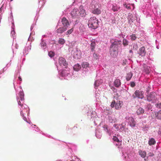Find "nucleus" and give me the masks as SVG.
Wrapping results in <instances>:
<instances>
[{
	"instance_id": "nucleus-1",
	"label": "nucleus",
	"mask_w": 161,
	"mask_h": 161,
	"mask_svg": "<svg viewBox=\"0 0 161 161\" xmlns=\"http://www.w3.org/2000/svg\"><path fill=\"white\" fill-rule=\"evenodd\" d=\"M88 25L92 29H96L98 25V19L94 17L91 18L88 21Z\"/></svg>"
},
{
	"instance_id": "nucleus-2",
	"label": "nucleus",
	"mask_w": 161,
	"mask_h": 161,
	"mask_svg": "<svg viewBox=\"0 0 161 161\" xmlns=\"http://www.w3.org/2000/svg\"><path fill=\"white\" fill-rule=\"evenodd\" d=\"M123 105V102L120 100H117L116 101L115 100H113L111 102L110 106L113 108L115 107V108L117 110L120 109Z\"/></svg>"
},
{
	"instance_id": "nucleus-3",
	"label": "nucleus",
	"mask_w": 161,
	"mask_h": 161,
	"mask_svg": "<svg viewBox=\"0 0 161 161\" xmlns=\"http://www.w3.org/2000/svg\"><path fill=\"white\" fill-rule=\"evenodd\" d=\"M144 92L142 91L136 90L132 95V97L135 99L136 98L142 99L144 97Z\"/></svg>"
},
{
	"instance_id": "nucleus-4",
	"label": "nucleus",
	"mask_w": 161,
	"mask_h": 161,
	"mask_svg": "<svg viewBox=\"0 0 161 161\" xmlns=\"http://www.w3.org/2000/svg\"><path fill=\"white\" fill-rule=\"evenodd\" d=\"M110 53L112 57H116L118 55L117 47L111 46L110 48Z\"/></svg>"
},
{
	"instance_id": "nucleus-5",
	"label": "nucleus",
	"mask_w": 161,
	"mask_h": 161,
	"mask_svg": "<svg viewBox=\"0 0 161 161\" xmlns=\"http://www.w3.org/2000/svg\"><path fill=\"white\" fill-rule=\"evenodd\" d=\"M156 94L155 92H152L147 96V100L148 101H154L156 99Z\"/></svg>"
},
{
	"instance_id": "nucleus-6",
	"label": "nucleus",
	"mask_w": 161,
	"mask_h": 161,
	"mask_svg": "<svg viewBox=\"0 0 161 161\" xmlns=\"http://www.w3.org/2000/svg\"><path fill=\"white\" fill-rule=\"evenodd\" d=\"M58 63L60 65H63L65 67H66L67 65V63L66 62L65 59L63 57H60L58 58Z\"/></svg>"
},
{
	"instance_id": "nucleus-7",
	"label": "nucleus",
	"mask_w": 161,
	"mask_h": 161,
	"mask_svg": "<svg viewBox=\"0 0 161 161\" xmlns=\"http://www.w3.org/2000/svg\"><path fill=\"white\" fill-rule=\"evenodd\" d=\"M61 22L64 27H66L67 28L68 27V26L69 25V23L66 18H63L61 20Z\"/></svg>"
},
{
	"instance_id": "nucleus-8",
	"label": "nucleus",
	"mask_w": 161,
	"mask_h": 161,
	"mask_svg": "<svg viewBox=\"0 0 161 161\" xmlns=\"http://www.w3.org/2000/svg\"><path fill=\"white\" fill-rule=\"evenodd\" d=\"M79 11L77 9L74 8L71 11V15L73 18H75L78 16Z\"/></svg>"
},
{
	"instance_id": "nucleus-9",
	"label": "nucleus",
	"mask_w": 161,
	"mask_h": 161,
	"mask_svg": "<svg viewBox=\"0 0 161 161\" xmlns=\"http://www.w3.org/2000/svg\"><path fill=\"white\" fill-rule=\"evenodd\" d=\"M146 52L145 50V48L144 47H142L140 48L138 53L142 56H144L145 55Z\"/></svg>"
},
{
	"instance_id": "nucleus-10",
	"label": "nucleus",
	"mask_w": 161,
	"mask_h": 161,
	"mask_svg": "<svg viewBox=\"0 0 161 161\" xmlns=\"http://www.w3.org/2000/svg\"><path fill=\"white\" fill-rule=\"evenodd\" d=\"M129 125L132 127H134L136 125V122L133 118L130 117L129 119Z\"/></svg>"
},
{
	"instance_id": "nucleus-11",
	"label": "nucleus",
	"mask_w": 161,
	"mask_h": 161,
	"mask_svg": "<svg viewBox=\"0 0 161 161\" xmlns=\"http://www.w3.org/2000/svg\"><path fill=\"white\" fill-rule=\"evenodd\" d=\"M67 30L66 27H60L57 29L56 32L57 34H61Z\"/></svg>"
},
{
	"instance_id": "nucleus-12",
	"label": "nucleus",
	"mask_w": 161,
	"mask_h": 161,
	"mask_svg": "<svg viewBox=\"0 0 161 161\" xmlns=\"http://www.w3.org/2000/svg\"><path fill=\"white\" fill-rule=\"evenodd\" d=\"M80 11L79 13L81 17H85L86 15V13L85 10L83 8V7L81 6H80L79 8Z\"/></svg>"
},
{
	"instance_id": "nucleus-13",
	"label": "nucleus",
	"mask_w": 161,
	"mask_h": 161,
	"mask_svg": "<svg viewBox=\"0 0 161 161\" xmlns=\"http://www.w3.org/2000/svg\"><path fill=\"white\" fill-rule=\"evenodd\" d=\"M139 155L142 158H144L147 154L146 152L145 151H142L141 150H139L138 151Z\"/></svg>"
},
{
	"instance_id": "nucleus-14",
	"label": "nucleus",
	"mask_w": 161,
	"mask_h": 161,
	"mask_svg": "<svg viewBox=\"0 0 161 161\" xmlns=\"http://www.w3.org/2000/svg\"><path fill=\"white\" fill-rule=\"evenodd\" d=\"M92 13L94 14L98 15L101 14V11L100 9L97 8H94V9L92 10Z\"/></svg>"
},
{
	"instance_id": "nucleus-15",
	"label": "nucleus",
	"mask_w": 161,
	"mask_h": 161,
	"mask_svg": "<svg viewBox=\"0 0 161 161\" xmlns=\"http://www.w3.org/2000/svg\"><path fill=\"white\" fill-rule=\"evenodd\" d=\"M156 143L155 140L154 138H151L149 139L148 143L150 146L154 145Z\"/></svg>"
},
{
	"instance_id": "nucleus-16",
	"label": "nucleus",
	"mask_w": 161,
	"mask_h": 161,
	"mask_svg": "<svg viewBox=\"0 0 161 161\" xmlns=\"http://www.w3.org/2000/svg\"><path fill=\"white\" fill-rule=\"evenodd\" d=\"M114 85L116 87H119L121 85L120 81L119 79H117L114 81Z\"/></svg>"
},
{
	"instance_id": "nucleus-17",
	"label": "nucleus",
	"mask_w": 161,
	"mask_h": 161,
	"mask_svg": "<svg viewBox=\"0 0 161 161\" xmlns=\"http://www.w3.org/2000/svg\"><path fill=\"white\" fill-rule=\"evenodd\" d=\"M144 112V109L141 107H140L138 108L136 112L137 115H140L143 113Z\"/></svg>"
},
{
	"instance_id": "nucleus-18",
	"label": "nucleus",
	"mask_w": 161,
	"mask_h": 161,
	"mask_svg": "<svg viewBox=\"0 0 161 161\" xmlns=\"http://www.w3.org/2000/svg\"><path fill=\"white\" fill-rule=\"evenodd\" d=\"M117 119L115 117L112 118L111 117H108V120L109 122L111 123H115L117 121Z\"/></svg>"
},
{
	"instance_id": "nucleus-19",
	"label": "nucleus",
	"mask_w": 161,
	"mask_h": 161,
	"mask_svg": "<svg viewBox=\"0 0 161 161\" xmlns=\"http://www.w3.org/2000/svg\"><path fill=\"white\" fill-rule=\"evenodd\" d=\"M120 7L117 6L116 5H113L112 9L114 12H116L119 10Z\"/></svg>"
},
{
	"instance_id": "nucleus-20",
	"label": "nucleus",
	"mask_w": 161,
	"mask_h": 161,
	"mask_svg": "<svg viewBox=\"0 0 161 161\" xmlns=\"http://www.w3.org/2000/svg\"><path fill=\"white\" fill-rule=\"evenodd\" d=\"M81 66L79 64H77L75 65L73 67V69L74 70L76 71H78L81 68Z\"/></svg>"
},
{
	"instance_id": "nucleus-21",
	"label": "nucleus",
	"mask_w": 161,
	"mask_h": 161,
	"mask_svg": "<svg viewBox=\"0 0 161 161\" xmlns=\"http://www.w3.org/2000/svg\"><path fill=\"white\" fill-rule=\"evenodd\" d=\"M155 114L157 119H161V110H160L159 111L155 113Z\"/></svg>"
},
{
	"instance_id": "nucleus-22",
	"label": "nucleus",
	"mask_w": 161,
	"mask_h": 161,
	"mask_svg": "<svg viewBox=\"0 0 161 161\" xmlns=\"http://www.w3.org/2000/svg\"><path fill=\"white\" fill-rule=\"evenodd\" d=\"M81 66L83 68L86 69L89 67V64L86 62H84L82 63Z\"/></svg>"
},
{
	"instance_id": "nucleus-23",
	"label": "nucleus",
	"mask_w": 161,
	"mask_h": 161,
	"mask_svg": "<svg viewBox=\"0 0 161 161\" xmlns=\"http://www.w3.org/2000/svg\"><path fill=\"white\" fill-rule=\"evenodd\" d=\"M132 76V74L131 72L128 73L126 76V79L128 81L129 80Z\"/></svg>"
},
{
	"instance_id": "nucleus-24",
	"label": "nucleus",
	"mask_w": 161,
	"mask_h": 161,
	"mask_svg": "<svg viewBox=\"0 0 161 161\" xmlns=\"http://www.w3.org/2000/svg\"><path fill=\"white\" fill-rule=\"evenodd\" d=\"M95 46V42H92L91 44V48L92 51H94Z\"/></svg>"
},
{
	"instance_id": "nucleus-25",
	"label": "nucleus",
	"mask_w": 161,
	"mask_h": 161,
	"mask_svg": "<svg viewBox=\"0 0 161 161\" xmlns=\"http://www.w3.org/2000/svg\"><path fill=\"white\" fill-rule=\"evenodd\" d=\"M19 97L21 101L24 100V93L23 92H21L19 93Z\"/></svg>"
},
{
	"instance_id": "nucleus-26",
	"label": "nucleus",
	"mask_w": 161,
	"mask_h": 161,
	"mask_svg": "<svg viewBox=\"0 0 161 161\" xmlns=\"http://www.w3.org/2000/svg\"><path fill=\"white\" fill-rule=\"evenodd\" d=\"M121 42V41L117 40V41H115L112 44L111 46L113 47H117V44L118 42Z\"/></svg>"
},
{
	"instance_id": "nucleus-27",
	"label": "nucleus",
	"mask_w": 161,
	"mask_h": 161,
	"mask_svg": "<svg viewBox=\"0 0 161 161\" xmlns=\"http://www.w3.org/2000/svg\"><path fill=\"white\" fill-rule=\"evenodd\" d=\"M65 42L63 38H60L58 41V43L61 44H63Z\"/></svg>"
},
{
	"instance_id": "nucleus-28",
	"label": "nucleus",
	"mask_w": 161,
	"mask_h": 161,
	"mask_svg": "<svg viewBox=\"0 0 161 161\" xmlns=\"http://www.w3.org/2000/svg\"><path fill=\"white\" fill-rule=\"evenodd\" d=\"M130 37H131L130 39L132 41L135 40L136 38V37L135 34H132L130 36Z\"/></svg>"
},
{
	"instance_id": "nucleus-29",
	"label": "nucleus",
	"mask_w": 161,
	"mask_h": 161,
	"mask_svg": "<svg viewBox=\"0 0 161 161\" xmlns=\"http://www.w3.org/2000/svg\"><path fill=\"white\" fill-rule=\"evenodd\" d=\"M123 43L124 46H126L128 45V42L126 39H124L123 41Z\"/></svg>"
},
{
	"instance_id": "nucleus-30",
	"label": "nucleus",
	"mask_w": 161,
	"mask_h": 161,
	"mask_svg": "<svg viewBox=\"0 0 161 161\" xmlns=\"http://www.w3.org/2000/svg\"><path fill=\"white\" fill-rule=\"evenodd\" d=\"M103 128L104 129V130L106 131L108 133L109 130L108 129V127L107 125H104L103 126Z\"/></svg>"
},
{
	"instance_id": "nucleus-31",
	"label": "nucleus",
	"mask_w": 161,
	"mask_h": 161,
	"mask_svg": "<svg viewBox=\"0 0 161 161\" xmlns=\"http://www.w3.org/2000/svg\"><path fill=\"white\" fill-rule=\"evenodd\" d=\"M73 31V29L72 28L68 31L66 33L67 35H69Z\"/></svg>"
},
{
	"instance_id": "nucleus-32",
	"label": "nucleus",
	"mask_w": 161,
	"mask_h": 161,
	"mask_svg": "<svg viewBox=\"0 0 161 161\" xmlns=\"http://www.w3.org/2000/svg\"><path fill=\"white\" fill-rule=\"evenodd\" d=\"M54 55V53L53 52L50 51L48 53V55L51 58L53 57Z\"/></svg>"
},
{
	"instance_id": "nucleus-33",
	"label": "nucleus",
	"mask_w": 161,
	"mask_h": 161,
	"mask_svg": "<svg viewBox=\"0 0 161 161\" xmlns=\"http://www.w3.org/2000/svg\"><path fill=\"white\" fill-rule=\"evenodd\" d=\"M145 70L147 74H149L150 72V67H147L145 69Z\"/></svg>"
},
{
	"instance_id": "nucleus-34",
	"label": "nucleus",
	"mask_w": 161,
	"mask_h": 161,
	"mask_svg": "<svg viewBox=\"0 0 161 161\" xmlns=\"http://www.w3.org/2000/svg\"><path fill=\"white\" fill-rule=\"evenodd\" d=\"M41 46L43 48L45 49L46 48V46L45 43L44 42H42L41 43Z\"/></svg>"
},
{
	"instance_id": "nucleus-35",
	"label": "nucleus",
	"mask_w": 161,
	"mask_h": 161,
	"mask_svg": "<svg viewBox=\"0 0 161 161\" xmlns=\"http://www.w3.org/2000/svg\"><path fill=\"white\" fill-rule=\"evenodd\" d=\"M80 57V54L78 55L77 53H76L75 55L74 56V57L76 59H79Z\"/></svg>"
},
{
	"instance_id": "nucleus-36",
	"label": "nucleus",
	"mask_w": 161,
	"mask_h": 161,
	"mask_svg": "<svg viewBox=\"0 0 161 161\" xmlns=\"http://www.w3.org/2000/svg\"><path fill=\"white\" fill-rule=\"evenodd\" d=\"M113 140L114 141L117 142H119V139L116 136H113Z\"/></svg>"
},
{
	"instance_id": "nucleus-37",
	"label": "nucleus",
	"mask_w": 161,
	"mask_h": 161,
	"mask_svg": "<svg viewBox=\"0 0 161 161\" xmlns=\"http://www.w3.org/2000/svg\"><path fill=\"white\" fill-rule=\"evenodd\" d=\"M94 86H95V87L96 88H97V87L99 85L98 83V81H96L95 84H94Z\"/></svg>"
},
{
	"instance_id": "nucleus-38",
	"label": "nucleus",
	"mask_w": 161,
	"mask_h": 161,
	"mask_svg": "<svg viewBox=\"0 0 161 161\" xmlns=\"http://www.w3.org/2000/svg\"><path fill=\"white\" fill-rule=\"evenodd\" d=\"M156 106L157 108H161V103H159L156 104Z\"/></svg>"
},
{
	"instance_id": "nucleus-39",
	"label": "nucleus",
	"mask_w": 161,
	"mask_h": 161,
	"mask_svg": "<svg viewBox=\"0 0 161 161\" xmlns=\"http://www.w3.org/2000/svg\"><path fill=\"white\" fill-rule=\"evenodd\" d=\"M148 155L149 157H153L154 155V154L153 153L150 152L148 153Z\"/></svg>"
},
{
	"instance_id": "nucleus-40",
	"label": "nucleus",
	"mask_w": 161,
	"mask_h": 161,
	"mask_svg": "<svg viewBox=\"0 0 161 161\" xmlns=\"http://www.w3.org/2000/svg\"><path fill=\"white\" fill-rule=\"evenodd\" d=\"M93 57L94 58H95L96 59H97L98 58V55H97V54L94 53L93 55Z\"/></svg>"
},
{
	"instance_id": "nucleus-41",
	"label": "nucleus",
	"mask_w": 161,
	"mask_h": 161,
	"mask_svg": "<svg viewBox=\"0 0 161 161\" xmlns=\"http://www.w3.org/2000/svg\"><path fill=\"white\" fill-rule=\"evenodd\" d=\"M135 86V84L134 82H130V86L132 87H134Z\"/></svg>"
},
{
	"instance_id": "nucleus-42",
	"label": "nucleus",
	"mask_w": 161,
	"mask_h": 161,
	"mask_svg": "<svg viewBox=\"0 0 161 161\" xmlns=\"http://www.w3.org/2000/svg\"><path fill=\"white\" fill-rule=\"evenodd\" d=\"M18 104L19 105H20L21 107L23 106V104L21 103V102L20 101H18Z\"/></svg>"
},
{
	"instance_id": "nucleus-43",
	"label": "nucleus",
	"mask_w": 161,
	"mask_h": 161,
	"mask_svg": "<svg viewBox=\"0 0 161 161\" xmlns=\"http://www.w3.org/2000/svg\"><path fill=\"white\" fill-rule=\"evenodd\" d=\"M118 96L117 95V96H115L114 97V99H115L116 100V101L118 100Z\"/></svg>"
},
{
	"instance_id": "nucleus-44",
	"label": "nucleus",
	"mask_w": 161,
	"mask_h": 161,
	"mask_svg": "<svg viewBox=\"0 0 161 161\" xmlns=\"http://www.w3.org/2000/svg\"><path fill=\"white\" fill-rule=\"evenodd\" d=\"M125 7L126 8H127L128 9H130V6H127L126 5H124V6H125Z\"/></svg>"
},
{
	"instance_id": "nucleus-45",
	"label": "nucleus",
	"mask_w": 161,
	"mask_h": 161,
	"mask_svg": "<svg viewBox=\"0 0 161 161\" xmlns=\"http://www.w3.org/2000/svg\"><path fill=\"white\" fill-rule=\"evenodd\" d=\"M21 114L22 115V116L23 117L24 116V114L23 113V111H21Z\"/></svg>"
},
{
	"instance_id": "nucleus-46",
	"label": "nucleus",
	"mask_w": 161,
	"mask_h": 161,
	"mask_svg": "<svg viewBox=\"0 0 161 161\" xmlns=\"http://www.w3.org/2000/svg\"><path fill=\"white\" fill-rule=\"evenodd\" d=\"M117 125H116V124H114V127L116 128V129H117V130H117V129H118V128H117V127H116V126H117Z\"/></svg>"
},
{
	"instance_id": "nucleus-47",
	"label": "nucleus",
	"mask_w": 161,
	"mask_h": 161,
	"mask_svg": "<svg viewBox=\"0 0 161 161\" xmlns=\"http://www.w3.org/2000/svg\"><path fill=\"white\" fill-rule=\"evenodd\" d=\"M19 78V80L20 81H22V79L21 78V77H18Z\"/></svg>"
},
{
	"instance_id": "nucleus-48",
	"label": "nucleus",
	"mask_w": 161,
	"mask_h": 161,
	"mask_svg": "<svg viewBox=\"0 0 161 161\" xmlns=\"http://www.w3.org/2000/svg\"><path fill=\"white\" fill-rule=\"evenodd\" d=\"M148 157L147 158H144V160L145 161H147L148 160Z\"/></svg>"
},
{
	"instance_id": "nucleus-49",
	"label": "nucleus",
	"mask_w": 161,
	"mask_h": 161,
	"mask_svg": "<svg viewBox=\"0 0 161 161\" xmlns=\"http://www.w3.org/2000/svg\"><path fill=\"white\" fill-rule=\"evenodd\" d=\"M23 119L25 120H27V119L25 117H23Z\"/></svg>"
},
{
	"instance_id": "nucleus-50",
	"label": "nucleus",
	"mask_w": 161,
	"mask_h": 161,
	"mask_svg": "<svg viewBox=\"0 0 161 161\" xmlns=\"http://www.w3.org/2000/svg\"><path fill=\"white\" fill-rule=\"evenodd\" d=\"M121 125L122 126V128L123 129H124L125 128V127L124 126L122 125V124H121Z\"/></svg>"
},
{
	"instance_id": "nucleus-51",
	"label": "nucleus",
	"mask_w": 161,
	"mask_h": 161,
	"mask_svg": "<svg viewBox=\"0 0 161 161\" xmlns=\"http://www.w3.org/2000/svg\"><path fill=\"white\" fill-rule=\"evenodd\" d=\"M130 53H132V51L131 50H130Z\"/></svg>"
},
{
	"instance_id": "nucleus-52",
	"label": "nucleus",
	"mask_w": 161,
	"mask_h": 161,
	"mask_svg": "<svg viewBox=\"0 0 161 161\" xmlns=\"http://www.w3.org/2000/svg\"><path fill=\"white\" fill-rule=\"evenodd\" d=\"M13 0H10V1H12Z\"/></svg>"
}]
</instances>
